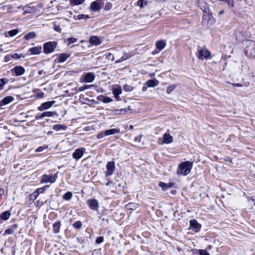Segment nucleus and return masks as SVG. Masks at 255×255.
Wrapping results in <instances>:
<instances>
[{
    "mask_svg": "<svg viewBox=\"0 0 255 255\" xmlns=\"http://www.w3.org/2000/svg\"><path fill=\"white\" fill-rule=\"evenodd\" d=\"M124 90L127 92H130L132 90V87L128 85H125L124 86Z\"/></svg>",
    "mask_w": 255,
    "mask_h": 255,
    "instance_id": "c03bdc74",
    "label": "nucleus"
},
{
    "mask_svg": "<svg viewBox=\"0 0 255 255\" xmlns=\"http://www.w3.org/2000/svg\"><path fill=\"white\" fill-rule=\"evenodd\" d=\"M36 36V33L34 31H32V32H29L28 33L26 34L24 36V38L26 40H28L29 39L34 38Z\"/></svg>",
    "mask_w": 255,
    "mask_h": 255,
    "instance_id": "a878e982",
    "label": "nucleus"
},
{
    "mask_svg": "<svg viewBox=\"0 0 255 255\" xmlns=\"http://www.w3.org/2000/svg\"><path fill=\"white\" fill-rule=\"evenodd\" d=\"M66 128L67 127L66 126L60 124L55 125L53 127V129L56 131H58L61 129L65 130L66 129Z\"/></svg>",
    "mask_w": 255,
    "mask_h": 255,
    "instance_id": "cd10ccee",
    "label": "nucleus"
},
{
    "mask_svg": "<svg viewBox=\"0 0 255 255\" xmlns=\"http://www.w3.org/2000/svg\"><path fill=\"white\" fill-rule=\"evenodd\" d=\"M45 73V72L43 70H40L38 71L39 75H42V74Z\"/></svg>",
    "mask_w": 255,
    "mask_h": 255,
    "instance_id": "0e129e2a",
    "label": "nucleus"
},
{
    "mask_svg": "<svg viewBox=\"0 0 255 255\" xmlns=\"http://www.w3.org/2000/svg\"><path fill=\"white\" fill-rule=\"evenodd\" d=\"M44 114L43 113L41 114H38L35 116V120H39L41 119L44 118Z\"/></svg>",
    "mask_w": 255,
    "mask_h": 255,
    "instance_id": "3c124183",
    "label": "nucleus"
},
{
    "mask_svg": "<svg viewBox=\"0 0 255 255\" xmlns=\"http://www.w3.org/2000/svg\"><path fill=\"white\" fill-rule=\"evenodd\" d=\"M122 90L121 87L115 88L113 91L115 98L118 100H119V96L122 94Z\"/></svg>",
    "mask_w": 255,
    "mask_h": 255,
    "instance_id": "aec40b11",
    "label": "nucleus"
},
{
    "mask_svg": "<svg viewBox=\"0 0 255 255\" xmlns=\"http://www.w3.org/2000/svg\"><path fill=\"white\" fill-rule=\"evenodd\" d=\"M44 117H53L55 115V113L54 112H43Z\"/></svg>",
    "mask_w": 255,
    "mask_h": 255,
    "instance_id": "473e14b6",
    "label": "nucleus"
},
{
    "mask_svg": "<svg viewBox=\"0 0 255 255\" xmlns=\"http://www.w3.org/2000/svg\"><path fill=\"white\" fill-rule=\"evenodd\" d=\"M103 136H104V133L102 132H101V133H99L98 134L97 137H98V138H101L103 137Z\"/></svg>",
    "mask_w": 255,
    "mask_h": 255,
    "instance_id": "13d9d810",
    "label": "nucleus"
},
{
    "mask_svg": "<svg viewBox=\"0 0 255 255\" xmlns=\"http://www.w3.org/2000/svg\"><path fill=\"white\" fill-rule=\"evenodd\" d=\"M6 83L5 79L2 78L0 79V91L3 89L4 86Z\"/></svg>",
    "mask_w": 255,
    "mask_h": 255,
    "instance_id": "e433bc0d",
    "label": "nucleus"
},
{
    "mask_svg": "<svg viewBox=\"0 0 255 255\" xmlns=\"http://www.w3.org/2000/svg\"><path fill=\"white\" fill-rule=\"evenodd\" d=\"M56 175H54L53 174H44L42 177L40 182L42 183H46L48 182L53 183L56 181Z\"/></svg>",
    "mask_w": 255,
    "mask_h": 255,
    "instance_id": "39448f33",
    "label": "nucleus"
},
{
    "mask_svg": "<svg viewBox=\"0 0 255 255\" xmlns=\"http://www.w3.org/2000/svg\"><path fill=\"white\" fill-rule=\"evenodd\" d=\"M48 133H49V134H51L50 131H49V132H48Z\"/></svg>",
    "mask_w": 255,
    "mask_h": 255,
    "instance_id": "774afa93",
    "label": "nucleus"
},
{
    "mask_svg": "<svg viewBox=\"0 0 255 255\" xmlns=\"http://www.w3.org/2000/svg\"><path fill=\"white\" fill-rule=\"evenodd\" d=\"M70 54L67 53H61L58 55L57 61L58 63H62L65 62L69 57Z\"/></svg>",
    "mask_w": 255,
    "mask_h": 255,
    "instance_id": "f3484780",
    "label": "nucleus"
},
{
    "mask_svg": "<svg viewBox=\"0 0 255 255\" xmlns=\"http://www.w3.org/2000/svg\"><path fill=\"white\" fill-rule=\"evenodd\" d=\"M53 232L54 233H58L60 232V229L61 227V223L60 222H56L54 223L53 225Z\"/></svg>",
    "mask_w": 255,
    "mask_h": 255,
    "instance_id": "bb28decb",
    "label": "nucleus"
},
{
    "mask_svg": "<svg viewBox=\"0 0 255 255\" xmlns=\"http://www.w3.org/2000/svg\"><path fill=\"white\" fill-rule=\"evenodd\" d=\"M43 96H44V93H41L39 94L38 95V97H39V98H42Z\"/></svg>",
    "mask_w": 255,
    "mask_h": 255,
    "instance_id": "69168bd1",
    "label": "nucleus"
},
{
    "mask_svg": "<svg viewBox=\"0 0 255 255\" xmlns=\"http://www.w3.org/2000/svg\"><path fill=\"white\" fill-rule=\"evenodd\" d=\"M89 18H90V16L88 15L82 14H79L77 16V19H78V20H82V19H89Z\"/></svg>",
    "mask_w": 255,
    "mask_h": 255,
    "instance_id": "f704fd0d",
    "label": "nucleus"
},
{
    "mask_svg": "<svg viewBox=\"0 0 255 255\" xmlns=\"http://www.w3.org/2000/svg\"><path fill=\"white\" fill-rule=\"evenodd\" d=\"M86 149L84 147L76 149L73 153L72 157L77 161L82 157Z\"/></svg>",
    "mask_w": 255,
    "mask_h": 255,
    "instance_id": "423d86ee",
    "label": "nucleus"
},
{
    "mask_svg": "<svg viewBox=\"0 0 255 255\" xmlns=\"http://www.w3.org/2000/svg\"><path fill=\"white\" fill-rule=\"evenodd\" d=\"M47 187V186H45L43 188H38L36 192L38 194H40V193H43L44 190H45V188Z\"/></svg>",
    "mask_w": 255,
    "mask_h": 255,
    "instance_id": "de8ad7c7",
    "label": "nucleus"
},
{
    "mask_svg": "<svg viewBox=\"0 0 255 255\" xmlns=\"http://www.w3.org/2000/svg\"><path fill=\"white\" fill-rule=\"evenodd\" d=\"M247 43L245 49L246 55L250 57H255V43L252 41H248Z\"/></svg>",
    "mask_w": 255,
    "mask_h": 255,
    "instance_id": "f03ea898",
    "label": "nucleus"
},
{
    "mask_svg": "<svg viewBox=\"0 0 255 255\" xmlns=\"http://www.w3.org/2000/svg\"><path fill=\"white\" fill-rule=\"evenodd\" d=\"M233 85L234 86L239 87H241L242 86V85L241 84H240V83H234V84H233Z\"/></svg>",
    "mask_w": 255,
    "mask_h": 255,
    "instance_id": "bf43d9fd",
    "label": "nucleus"
},
{
    "mask_svg": "<svg viewBox=\"0 0 255 255\" xmlns=\"http://www.w3.org/2000/svg\"><path fill=\"white\" fill-rule=\"evenodd\" d=\"M190 226L195 232H198L201 227V225L195 219L190 221Z\"/></svg>",
    "mask_w": 255,
    "mask_h": 255,
    "instance_id": "f8f14e48",
    "label": "nucleus"
},
{
    "mask_svg": "<svg viewBox=\"0 0 255 255\" xmlns=\"http://www.w3.org/2000/svg\"><path fill=\"white\" fill-rule=\"evenodd\" d=\"M37 206H41L43 205V203L39 201H37Z\"/></svg>",
    "mask_w": 255,
    "mask_h": 255,
    "instance_id": "052dcab7",
    "label": "nucleus"
},
{
    "mask_svg": "<svg viewBox=\"0 0 255 255\" xmlns=\"http://www.w3.org/2000/svg\"><path fill=\"white\" fill-rule=\"evenodd\" d=\"M67 41L69 42V44H70L75 43L77 41V39L74 37H70L67 39Z\"/></svg>",
    "mask_w": 255,
    "mask_h": 255,
    "instance_id": "a19ab883",
    "label": "nucleus"
},
{
    "mask_svg": "<svg viewBox=\"0 0 255 255\" xmlns=\"http://www.w3.org/2000/svg\"><path fill=\"white\" fill-rule=\"evenodd\" d=\"M31 8H30V6H25L24 7V12H26V13H30L31 12Z\"/></svg>",
    "mask_w": 255,
    "mask_h": 255,
    "instance_id": "603ef678",
    "label": "nucleus"
},
{
    "mask_svg": "<svg viewBox=\"0 0 255 255\" xmlns=\"http://www.w3.org/2000/svg\"><path fill=\"white\" fill-rule=\"evenodd\" d=\"M223 13H224V10H222L220 11L219 12V15H221V14H222Z\"/></svg>",
    "mask_w": 255,
    "mask_h": 255,
    "instance_id": "338daca9",
    "label": "nucleus"
},
{
    "mask_svg": "<svg viewBox=\"0 0 255 255\" xmlns=\"http://www.w3.org/2000/svg\"><path fill=\"white\" fill-rule=\"evenodd\" d=\"M112 99L109 97H104L103 100V102L105 103H109L112 101Z\"/></svg>",
    "mask_w": 255,
    "mask_h": 255,
    "instance_id": "49530a36",
    "label": "nucleus"
},
{
    "mask_svg": "<svg viewBox=\"0 0 255 255\" xmlns=\"http://www.w3.org/2000/svg\"><path fill=\"white\" fill-rule=\"evenodd\" d=\"M205 20H207V23H213L215 21L212 15L209 14H204L203 16V22Z\"/></svg>",
    "mask_w": 255,
    "mask_h": 255,
    "instance_id": "4be33fe9",
    "label": "nucleus"
},
{
    "mask_svg": "<svg viewBox=\"0 0 255 255\" xmlns=\"http://www.w3.org/2000/svg\"><path fill=\"white\" fill-rule=\"evenodd\" d=\"M192 166V163L188 161L181 162L179 165L177 173L178 175L186 176L190 172Z\"/></svg>",
    "mask_w": 255,
    "mask_h": 255,
    "instance_id": "f257e3e1",
    "label": "nucleus"
},
{
    "mask_svg": "<svg viewBox=\"0 0 255 255\" xmlns=\"http://www.w3.org/2000/svg\"><path fill=\"white\" fill-rule=\"evenodd\" d=\"M95 75L92 73H87L84 76V81L87 83H91L95 79Z\"/></svg>",
    "mask_w": 255,
    "mask_h": 255,
    "instance_id": "4468645a",
    "label": "nucleus"
},
{
    "mask_svg": "<svg viewBox=\"0 0 255 255\" xmlns=\"http://www.w3.org/2000/svg\"><path fill=\"white\" fill-rule=\"evenodd\" d=\"M57 42L55 41H49L46 42L43 45V50L45 54H49L53 52L57 47Z\"/></svg>",
    "mask_w": 255,
    "mask_h": 255,
    "instance_id": "7ed1b4c3",
    "label": "nucleus"
},
{
    "mask_svg": "<svg viewBox=\"0 0 255 255\" xmlns=\"http://www.w3.org/2000/svg\"><path fill=\"white\" fill-rule=\"evenodd\" d=\"M47 148V146H45V147H44L43 146H39L36 149L35 151L36 152H41V151H42L44 148Z\"/></svg>",
    "mask_w": 255,
    "mask_h": 255,
    "instance_id": "864d4df0",
    "label": "nucleus"
},
{
    "mask_svg": "<svg viewBox=\"0 0 255 255\" xmlns=\"http://www.w3.org/2000/svg\"><path fill=\"white\" fill-rule=\"evenodd\" d=\"M55 103L54 101H51L42 103L40 106L38 107V110L42 111L48 109L51 107Z\"/></svg>",
    "mask_w": 255,
    "mask_h": 255,
    "instance_id": "1a4fd4ad",
    "label": "nucleus"
},
{
    "mask_svg": "<svg viewBox=\"0 0 255 255\" xmlns=\"http://www.w3.org/2000/svg\"><path fill=\"white\" fill-rule=\"evenodd\" d=\"M17 227V225L16 224H14L13 225H12L11 228L14 230V229H16Z\"/></svg>",
    "mask_w": 255,
    "mask_h": 255,
    "instance_id": "e2e57ef3",
    "label": "nucleus"
},
{
    "mask_svg": "<svg viewBox=\"0 0 255 255\" xmlns=\"http://www.w3.org/2000/svg\"><path fill=\"white\" fill-rule=\"evenodd\" d=\"M18 33V30L17 29H14L9 31L8 33L10 37L16 35Z\"/></svg>",
    "mask_w": 255,
    "mask_h": 255,
    "instance_id": "72a5a7b5",
    "label": "nucleus"
},
{
    "mask_svg": "<svg viewBox=\"0 0 255 255\" xmlns=\"http://www.w3.org/2000/svg\"><path fill=\"white\" fill-rule=\"evenodd\" d=\"M91 86H92V85H86V86L80 87L78 89V91H79V92L83 91L86 89H89Z\"/></svg>",
    "mask_w": 255,
    "mask_h": 255,
    "instance_id": "58836bf2",
    "label": "nucleus"
},
{
    "mask_svg": "<svg viewBox=\"0 0 255 255\" xmlns=\"http://www.w3.org/2000/svg\"><path fill=\"white\" fill-rule=\"evenodd\" d=\"M228 4L229 7L232 8L234 6V0H226L225 1Z\"/></svg>",
    "mask_w": 255,
    "mask_h": 255,
    "instance_id": "4c0bfd02",
    "label": "nucleus"
},
{
    "mask_svg": "<svg viewBox=\"0 0 255 255\" xmlns=\"http://www.w3.org/2000/svg\"><path fill=\"white\" fill-rule=\"evenodd\" d=\"M82 224L81 221H78L73 224V226L75 229H80L82 227Z\"/></svg>",
    "mask_w": 255,
    "mask_h": 255,
    "instance_id": "c9c22d12",
    "label": "nucleus"
},
{
    "mask_svg": "<svg viewBox=\"0 0 255 255\" xmlns=\"http://www.w3.org/2000/svg\"><path fill=\"white\" fill-rule=\"evenodd\" d=\"M10 215L11 213L10 211H6L1 214L0 215V218L3 220H7L9 218Z\"/></svg>",
    "mask_w": 255,
    "mask_h": 255,
    "instance_id": "5701e85b",
    "label": "nucleus"
},
{
    "mask_svg": "<svg viewBox=\"0 0 255 255\" xmlns=\"http://www.w3.org/2000/svg\"><path fill=\"white\" fill-rule=\"evenodd\" d=\"M41 46H36L30 48L28 51L31 55H37L41 53Z\"/></svg>",
    "mask_w": 255,
    "mask_h": 255,
    "instance_id": "dca6fc26",
    "label": "nucleus"
},
{
    "mask_svg": "<svg viewBox=\"0 0 255 255\" xmlns=\"http://www.w3.org/2000/svg\"><path fill=\"white\" fill-rule=\"evenodd\" d=\"M198 253L200 255H209V253L205 250H199Z\"/></svg>",
    "mask_w": 255,
    "mask_h": 255,
    "instance_id": "a18cd8bd",
    "label": "nucleus"
},
{
    "mask_svg": "<svg viewBox=\"0 0 255 255\" xmlns=\"http://www.w3.org/2000/svg\"><path fill=\"white\" fill-rule=\"evenodd\" d=\"M176 87V85H170L167 88L166 92L167 94H170Z\"/></svg>",
    "mask_w": 255,
    "mask_h": 255,
    "instance_id": "2f4dec72",
    "label": "nucleus"
},
{
    "mask_svg": "<svg viewBox=\"0 0 255 255\" xmlns=\"http://www.w3.org/2000/svg\"><path fill=\"white\" fill-rule=\"evenodd\" d=\"M115 163L114 161L108 162L106 165V168L108 171L106 173V176H109L112 175L115 170Z\"/></svg>",
    "mask_w": 255,
    "mask_h": 255,
    "instance_id": "0eeeda50",
    "label": "nucleus"
},
{
    "mask_svg": "<svg viewBox=\"0 0 255 255\" xmlns=\"http://www.w3.org/2000/svg\"><path fill=\"white\" fill-rule=\"evenodd\" d=\"M165 45H166L165 42L162 40L158 41L156 43V48L160 50H161L163 49H164Z\"/></svg>",
    "mask_w": 255,
    "mask_h": 255,
    "instance_id": "393cba45",
    "label": "nucleus"
},
{
    "mask_svg": "<svg viewBox=\"0 0 255 255\" xmlns=\"http://www.w3.org/2000/svg\"><path fill=\"white\" fill-rule=\"evenodd\" d=\"M135 207V205L134 203H130L126 205L127 209L132 210Z\"/></svg>",
    "mask_w": 255,
    "mask_h": 255,
    "instance_id": "ea45409f",
    "label": "nucleus"
},
{
    "mask_svg": "<svg viewBox=\"0 0 255 255\" xmlns=\"http://www.w3.org/2000/svg\"><path fill=\"white\" fill-rule=\"evenodd\" d=\"M87 203L91 209L93 210H97L99 203L97 200L95 199H89L87 201Z\"/></svg>",
    "mask_w": 255,
    "mask_h": 255,
    "instance_id": "9d476101",
    "label": "nucleus"
},
{
    "mask_svg": "<svg viewBox=\"0 0 255 255\" xmlns=\"http://www.w3.org/2000/svg\"><path fill=\"white\" fill-rule=\"evenodd\" d=\"M196 55L199 59L203 60L204 59L208 58L211 55V53L206 49L199 47L198 49Z\"/></svg>",
    "mask_w": 255,
    "mask_h": 255,
    "instance_id": "20e7f679",
    "label": "nucleus"
},
{
    "mask_svg": "<svg viewBox=\"0 0 255 255\" xmlns=\"http://www.w3.org/2000/svg\"><path fill=\"white\" fill-rule=\"evenodd\" d=\"M104 237L102 236L98 237L96 240V243L97 244H101L104 242Z\"/></svg>",
    "mask_w": 255,
    "mask_h": 255,
    "instance_id": "79ce46f5",
    "label": "nucleus"
},
{
    "mask_svg": "<svg viewBox=\"0 0 255 255\" xmlns=\"http://www.w3.org/2000/svg\"><path fill=\"white\" fill-rule=\"evenodd\" d=\"M119 132H120V130L119 129L113 128L105 130L104 134L105 135H110L118 133Z\"/></svg>",
    "mask_w": 255,
    "mask_h": 255,
    "instance_id": "412c9836",
    "label": "nucleus"
},
{
    "mask_svg": "<svg viewBox=\"0 0 255 255\" xmlns=\"http://www.w3.org/2000/svg\"><path fill=\"white\" fill-rule=\"evenodd\" d=\"M38 195L39 194L36 191H35L31 194V196L35 198V199L37 197Z\"/></svg>",
    "mask_w": 255,
    "mask_h": 255,
    "instance_id": "4d7b16f0",
    "label": "nucleus"
},
{
    "mask_svg": "<svg viewBox=\"0 0 255 255\" xmlns=\"http://www.w3.org/2000/svg\"><path fill=\"white\" fill-rule=\"evenodd\" d=\"M89 42L91 44L96 46L99 45L101 43L100 39L97 36H93L91 37Z\"/></svg>",
    "mask_w": 255,
    "mask_h": 255,
    "instance_id": "6ab92c4d",
    "label": "nucleus"
},
{
    "mask_svg": "<svg viewBox=\"0 0 255 255\" xmlns=\"http://www.w3.org/2000/svg\"><path fill=\"white\" fill-rule=\"evenodd\" d=\"M159 185L164 191H165L168 188L171 187V184H166L162 182H160L159 184Z\"/></svg>",
    "mask_w": 255,
    "mask_h": 255,
    "instance_id": "c85d7f7f",
    "label": "nucleus"
},
{
    "mask_svg": "<svg viewBox=\"0 0 255 255\" xmlns=\"http://www.w3.org/2000/svg\"><path fill=\"white\" fill-rule=\"evenodd\" d=\"M106 57L109 59L113 61L114 60V56L113 54L109 53L107 54Z\"/></svg>",
    "mask_w": 255,
    "mask_h": 255,
    "instance_id": "8fccbe9b",
    "label": "nucleus"
},
{
    "mask_svg": "<svg viewBox=\"0 0 255 255\" xmlns=\"http://www.w3.org/2000/svg\"><path fill=\"white\" fill-rule=\"evenodd\" d=\"M14 100V98L12 96H9L5 97L2 100L0 101V107L6 105Z\"/></svg>",
    "mask_w": 255,
    "mask_h": 255,
    "instance_id": "ddd939ff",
    "label": "nucleus"
},
{
    "mask_svg": "<svg viewBox=\"0 0 255 255\" xmlns=\"http://www.w3.org/2000/svg\"><path fill=\"white\" fill-rule=\"evenodd\" d=\"M144 0H139L137 2V5L142 7L143 6V3Z\"/></svg>",
    "mask_w": 255,
    "mask_h": 255,
    "instance_id": "5fc2aeb1",
    "label": "nucleus"
},
{
    "mask_svg": "<svg viewBox=\"0 0 255 255\" xmlns=\"http://www.w3.org/2000/svg\"><path fill=\"white\" fill-rule=\"evenodd\" d=\"M14 233V230L12 228H8L5 230L4 234L7 235L12 234Z\"/></svg>",
    "mask_w": 255,
    "mask_h": 255,
    "instance_id": "37998d69",
    "label": "nucleus"
},
{
    "mask_svg": "<svg viewBox=\"0 0 255 255\" xmlns=\"http://www.w3.org/2000/svg\"><path fill=\"white\" fill-rule=\"evenodd\" d=\"M128 111L127 109H115L112 111L111 115L113 116L124 115Z\"/></svg>",
    "mask_w": 255,
    "mask_h": 255,
    "instance_id": "a211bd4d",
    "label": "nucleus"
},
{
    "mask_svg": "<svg viewBox=\"0 0 255 255\" xmlns=\"http://www.w3.org/2000/svg\"><path fill=\"white\" fill-rule=\"evenodd\" d=\"M173 140L172 136L168 133H165L163 135V143L169 144L172 142Z\"/></svg>",
    "mask_w": 255,
    "mask_h": 255,
    "instance_id": "2eb2a0df",
    "label": "nucleus"
},
{
    "mask_svg": "<svg viewBox=\"0 0 255 255\" xmlns=\"http://www.w3.org/2000/svg\"><path fill=\"white\" fill-rule=\"evenodd\" d=\"M11 57L14 59H19L22 56V55H19L17 53H14L11 55Z\"/></svg>",
    "mask_w": 255,
    "mask_h": 255,
    "instance_id": "09e8293b",
    "label": "nucleus"
},
{
    "mask_svg": "<svg viewBox=\"0 0 255 255\" xmlns=\"http://www.w3.org/2000/svg\"><path fill=\"white\" fill-rule=\"evenodd\" d=\"M101 2L100 0H96L91 3L90 5V8L93 11H98L101 8Z\"/></svg>",
    "mask_w": 255,
    "mask_h": 255,
    "instance_id": "9b49d317",
    "label": "nucleus"
},
{
    "mask_svg": "<svg viewBox=\"0 0 255 255\" xmlns=\"http://www.w3.org/2000/svg\"><path fill=\"white\" fill-rule=\"evenodd\" d=\"M127 59V57L123 56L121 58L116 61V63H120Z\"/></svg>",
    "mask_w": 255,
    "mask_h": 255,
    "instance_id": "6e6d98bb",
    "label": "nucleus"
},
{
    "mask_svg": "<svg viewBox=\"0 0 255 255\" xmlns=\"http://www.w3.org/2000/svg\"><path fill=\"white\" fill-rule=\"evenodd\" d=\"M4 193V189L2 188H0V195H3Z\"/></svg>",
    "mask_w": 255,
    "mask_h": 255,
    "instance_id": "680f3d73",
    "label": "nucleus"
},
{
    "mask_svg": "<svg viewBox=\"0 0 255 255\" xmlns=\"http://www.w3.org/2000/svg\"><path fill=\"white\" fill-rule=\"evenodd\" d=\"M12 73L16 76L23 75L25 72V69L21 66H16L11 69Z\"/></svg>",
    "mask_w": 255,
    "mask_h": 255,
    "instance_id": "6e6552de",
    "label": "nucleus"
},
{
    "mask_svg": "<svg viewBox=\"0 0 255 255\" xmlns=\"http://www.w3.org/2000/svg\"><path fill=\"white\" fill-rule=\"evenodd\" d=\"M84 0H71L70 4L73 5H77L82 4Z\"/></svg>",
    "mask_w": 255,
    "mask_h": 255,
    "instance_id": "c756f323",
    "label": "nucleus"
},
{
    "mask_svg": "<svg viewBox=\"0 0 255 255\" xmlns=\"http://www.w3.org/2000/svg\"><path fill=\"white\" fill-rule=\"evenodd\" d=\"M72 197V193L71 192H67L63 195V199L66 200H70Z\"/></svg>",
    "mask_w": 255,
    "mask_h": 255,
    "instance_id": "7c9ffc66",
    "label": "nucleus"
},
{
    "mask_svg": "<svg viewBox=\"0 0 255 255\" xmlns=\"http://www.w3.org/2000/svg\"><path fill=\"white\" fill-rule=\"evenodd\" d=\"M158 81L157 80H150L146 82V85L148 87H154L158 85Z\"/></svg>",
    "mask_w": 255,
    "mask_h": 255,
    "instance_id": "b1692460",
    "label": "nucleus"
}]
</instances>
